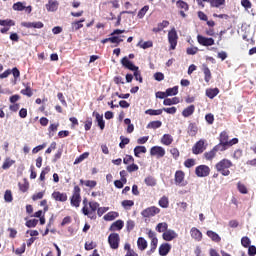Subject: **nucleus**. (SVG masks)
<instances>
[{
  "label": "nucleus",
  "mask_w": 256,
  "mask_h": 256,
  "mask_svg": "<svg viewBox=\"0 0 256 256\" xmlns=\"http://www.w3.org/2000/svg\"><path fill=\"white\" fill-rule=\"evenodd\" d=\"M57 129H59V123L50 124L48 133L53 136V133H56Z\"/></svg>",
  "instance_id": "obj_55"
},
{
  "label": "nucleus",
  "mask_w": 256,
  "mask_h": 256,
  "mask_svg": "<svg viewBox=\"0 0 256 256\" xmlns=\"http://www.w3.org/2000/svg\"><path fill=\"white\" fill-rule=\"evenodd\" d=\"M210 173L211 168H209L207 165L202 164L195 168V175L198 177H209Z\"/></svg>",
  "instance_id": "obj_11"
},
{
  "label": "nucleus",
  "mask_w": 256,
  "mask_h": 256,
  "mask_svg": "<svg viewBox=\"0 0 256 256\" xmlns=\"http://www.w3.org/2000/svg\"><path fill=\"white\" fill-rule=\"evenodd\" d=\"M4 201L6 203H12L13 202V192L11 190H6L4 193Z\"/></svg>",
  "instance_id": "obj_47"
},
{
  "label": "nucleus",
  "mask_w": 256,
  "mask_h": 256,
  "mask_svg": "<svg viewBox=\"0 0 256 256\" xmlns=\"http://www.w3.org/2000/svg\"><path fill=\"white\" fill-rule=\"evenodd\" d=\"M135 205V202L133 200H123L122 201V207L124 209H131Z\"/></svg>",
  "instance_id": "obj_54"
},
{
  "label": "nucleus",
  "mask_w": 256,
  "mask_h": 256,
  "mask_svg": "<svg viewBox=\"0 0 256 256\" xmlns=\"http://www.w3.org/2000/svg\"><path fill=\"white\" fill-rule=\"evenodd\" d=\"M173 143V137L169 134H164L161 138V144L169 146Z\"/></svg>",
  "instance_id": "obj_35"
},
{
  "label": "nucleus",
  "mask_w": 256,
  "mask_h": 256,
  "mask_svg": "<svg viewBox=\"0 0 256 256\" xmlns=\"http://www.w3.org/2000/svg\"><path fill=\"white\" fill-rule=\"evenodd\" d=\"M179 93V86H174L172 88L166 89V96L173 97V95H177Z\"/></svg>",
  "instance_id": "obj_42"
},
{
  "label": "nucleus",
  "mask_w": 256,
  "mask_h": 256,
  "mask_svg": "<svg viewBox=\"0 0 256 256\" xmlns=\"http://www.w3.org/2000/svg\"><path fill=\"white\" fill-rule=\"evenodd\" d=\"M241 245L242 247H245V248L249 247V245H251V239H249V237L247 236L242 237Z\"/></svg>",
  "instance_id": "obj_60"
},
{
  "label": "nucleus",
  "mask_w": 256,
  "mask_h": 256,
  "mask_svg": "<svg viewBox=\"0 0 256 256\" xmlns=\"http://www.w3.org/2000/svg\"><path fill=\"white\" fill-rule=\"evenodd\" d=\"M108 243L111 249H119V243H121V237L119 234L113 232L108 236Z\"/></svg>",
  "instance_id": "obj_10"
},
{
  "label": "nucleus",
  "mask_w": 256,
  "mask_h": 256,
  "mask_svg": "<svg viewBox=\"0 0 256 256\" xmlns=\"http://www.w3.org/2000/svg\"><path fill=\"white\" fill-rule=\"evenodd\" d=\"M138 47H141V49H149L153 47V41H146V42H139Z\"/></svg>",
  "instance_id": "obj_52"
},
{
  "label": "nucleus",
  "mask_w": 256,
  "mask_h": 256,
  "mask_svg": "<svg viewBox=\"0 0 256 256\" xmlns=\"http://www.w3.org/2000/svg\"><path fill=\"white\" fill-rule=\"evenodd\" d=\"M146 115H151V116H155V115H162L163 114V109H157V110H153V109H148L145 111Z\"/></svg>",
  "instance_id": "obj_51"
},
{
  "label": "nucleus",
  "mask_w": 256,
  "mask_h": 256,
  "mask_svg": "<svg viewBox=\"0 0 256 256\" xmlns=\"http://www.w3.org/2000/svg\"><path fill=\"white\" fill-rule=\"evenodd\" d=\"M25 89L20 91L21 95H25L26 97H33V89L31 88V84H24Z\"/></svg>",
  "instance_id": "obj_29"
},
{
  "label": "nucleus",
  "mask_w": 256,
  "mask_h": 256,
  "mask_svg": "<svg viewBox=\"0 0 256 256\" xmlns=\"http://www.w3.org/2000/svg\"><path fill=\"white\" fill-rule=\"evenodd\" d=\"M110 43H115L117 47V45H119L120 43H123V39L118 36H112L110 37Z\"/></svg>",
  "instance_id": "obj_62"
},
{
  "label": "nucleus",
  "mask_w": 256,
  "mask_h": 256,
  "mask_svg": "<svg viewBox=\"0 0 256 256\" xmlns=\"http://www.w3.org/2000/svg\"><path fill=\"white\" fill-rule=\"evenodd\" d=\"M123 227H125V222H123V220H116L109 227V231H112V233H115V231H121Z\"/></svg>",
  "instance_id": "obj_20"
},
{
  "label": "nucleus",
  "mask_w": 256,
  "mask_h": 256,
  "mask_svg": "<svg viewBox=\"0 0 256 256\" xmlns=\"http://www.w3.org/2000/svg\"><path fill=\"white\" fill-rule=\"evenodd\" d=\"M205 121L208 125H213L215 123V116L211 113L205 115Z\"/></svg>",
  "instance_id": "obj_57"
},
{
  "label": "nucleus",
  "mask_w": 256,
  "mask_h": 256,
  "mask_svg": "<svg viewBox=\"0 0 256 256\" xmlns=\"http://www.w3.org/2000/svg\"><path fill=\"white\" fill-rule=\"evenodd\" d=\"M21 26L26 27V29H43V27H45V24H43V22H41V21H38V22H22Z\"/></svg>",
  "instance_id": "obj_18"
},
{
  "label": "nucleus",
  "mask_w": 256,
  "mask_h": 256,
  "mask_svg": "<svg viewBox=\"0 0 256 256\" xmlns=\"http://www.w3.org/2000/svg\"><path fill=\"white\" fill-rule=\"evenodd\" d=\"M52 199H54V201H58L60 203H65V201H67V199H68V196H67V193H65V192L54 191L52 193Z\"/></svg>",
  "instance_id": "obj_19"
},
{
  "label": "nucleus",
  "mask_w": 256,
  "mask_h": 256,
  "mask_svg": "<svg viewBox=\"0 0 256 256\" xmlns=\"http://www.w3.org/2000/svg\"><path fill=\"white\" fill-rule=\"evenodd\" d=\"M89 207H83L82 213L83 215H86L89 219L95 220L97 219V211L99 209V202H89Z\"/></svg>",
  "instance_id": "obj_4"
},
{
  "label": "nucleus",
  "mask_w": 256,
  "mask_h": 256,
  "mask_svg": "<svg viewBox=\"0 0 256 256\" xmlns=\"http://www.w3.org/2000/svg\"><path fill=\"white\" fill-rule=\"evenodd\" d=\"M0 25L1 27H15V21L11 19H6V20H0Z\"/></svg>",
  "instance_id": "obj_43"
},
{
  "label": "nucleus",
  "mask_w": 256,
  "mask_h": 256,
  "mask_svg": "<svg viewBox=\"0 0 256 256\" xmlns=\"http://www.w3.org/2000/svg\"><path fill=\"white\" fill-rule=\"evenodd\" d=\"M219 143L216 145V147H219L221 149V152L227 151L229 147H233V145H237L239 143L238 138H233L229 140V134L227 131H222L219 135Z\"/></svg>",
  "instance_id": "obj_1"
},
{
  "label": "nucleus",
  "mask_w": 256,
  "mask_h": 256,
  "mask_svg": "<svg viewBox=\"0 0 256 256\" xmlns=\"http://www.w3.org/2000/svg\"><path fill=\"white\" fill-rule=\"evenodd\" d=\"M12 9L14 11H24L25 10V6L21 2H17V3L13 4Z\"/></svg>",
  "instance_id": "obj_58"
},
{
  "label": "nucleus",
  "mask_w": 256,
  "mask_h": 256,
  "mask_svg": "<svg viewBox=\"0 0 256 256\" xmlns=\"http://www.w3.org/2000/svg\"><path fill=\"white\" fill-rule=\"evenodd\" d=\"M119 217L118 212H108L106 215H104L105 221H114V219H117Z\"/></svg>",
  "instance_id": "obj_40"
},
{
  "label": "nucleus",
  "mask_w": 256,
  "mask_h": 256,
  "mask_svg": "<svg viewBox=\"0 0 256 256\" xmlns=\"http://www.w3.org/2000/svg\"><path fill=\"white\" fill-rule=\"evenodd\" d=\"M150 155L152 157H157V159H161V158L165 157V148H163L161 146H153L150 149Z\"/></svg>",
  "instance_id": "obj_14"
},
{
  "label": "nucleus",
  "mask_w": 256,
  "mask_h": 256,
  "mask_svg": "<svg viewBox=\"0 0 256 256\" xmlns=\"http://www.w3.org/2000/svg\"><path fill=\"white\" fill-rule=\"evenodd\" d=\"M149 239H151V243H150V250L147 252L149 255H151L152 253H155V251L157 250V245L159 243V239H157V234H155V232H153V230H149L147 233Z\"/></svg>",
  "instance_id": "obj_7"
},
{
  "label": "nucleus",
  "mask_w": 256,
  "mask_h": 256,
  "mask_svg": "<svg viewBox=\"0 0 256 256\" xmlns=\"http://www.w3.org/2000/svg\"><path fill=\"white\" fill-rule=\"evenodd\" d=\"M89 157V152H84L81 154L78 158L75 159L74 165H78V163H82V161H85Z\"/></svg>",
  "instance_id": "obj_50"
},
{
  "label": "nucleus",
  "mask_w": 256,
  "mask_h": 256,
  "mask_svg": "<svg viewBox=\"0 0 256 256\" xmlns=\"http://www.w3.org/2000/svg\"><path fill=\"white\" fill-rule=\"evenodd\" d=\"M184 166H185L187 169H191V167H195V159H193V158H188L187 160H185Z\"/></svg>",
  "instance_id": "obj_56"
},
{
  "label": "nucleus",
  "mask_w": 256,
  "mask_h": 256,
  "mask_svg": "<svg viewBox=\"0 0 256 256\" xmlns=\"http://www.w3.org/2000/svg\"><path fill=\"white\" fill-rule=\"evenodd\" d=\"M170 251H171V244L169 243H163L159 247V255L161 256L169 255Z\"/></svg>",
  "instance_id": "obj_24"
},
{
  "label": "nucleus",
  "mask_w": 256,
  "mask_h": 256,
  "mask_svg": "<svg viewBox=\"0 0 256 256\" xmlns=\"http://www.w3.org/2000/svg\"><path fill=\"white\" fill-rule=\"evenodd\" d=\"M207 237H209L214 243H221V236L217 234L216 232H213V230H208L206 232Z\"/></svg>",
  "instance_id": "obj_27"
},
{
  "label": "nucleus",
  "mask_w": 256,
  "mask_h": 256,
  "mask_svg": "<svg viewBox=\"0 0 256 256\" xmlns=\"http://www.w3.org/2000/svg\"><path fill=\"white\" fill-rule=\"evenodd\" d=\"M120 140H121V142L119 143L120 149H125V145H129L131 141L129 138H125L124 136H120Z\"/></svg>",
  "instance_id": "obj_53"
},
{
  "label": "nucleus",
  "mask_w": 256,
  "mask_h": 256,
  "mask_svg": "<svg viewBox=\"0 0 256 256\" xmlns=\"http://www.w3.org/2000/svg\"><path fill=\"white\" fill-rule=\"evenodd\" d=\"M70 205L76 208L81 205V188L77 185L73 188V193L70 197Z\"/></svg>",
  "instance_id": "obj_6"
},
{
  "label": "nucleus",
  "mask_w": 256,
  "mask_h": 256,
  "mask_svg": "<svg viewBox=\"0 0 256 256\" xmlns=\"http://www.w3.org/2000/svg\"><path fill=\"white\" fill-rule=\"evenodd\" d=\"M202 71L204 73L205 83H209V81H211V79L213 78V76L211 74V70L209 69V67L206 64H203Z\"/></svg>",
  "instance_id": "obj_26"
},
{
  "label": "nucleus",
  "mask_w": 256,
  "mask_h": 256,
  "mask_svg": "<svg viewBox=\"0 0 256 256\" xmlns=\"http://www.w3.org/2000/svg\"><path fill=\"white\" fill-rule=\"evenodd\" d=\"M179 102L180 101H179L178 97L165 98L164 101H163V105H166V106L178 105Z\"/></svg>",
  "instance_id": "obj_36"
},
{
  "label": "nucleus",
  "mask_w": 256,
  "mask_h": 256,
  "mask_svg": "<svg viewBox=\"0 0 256 256\" xmlns=\"http://www.w3.org/2000/svg\"><path fill=\"white\" fill-rule=\"evenodd\" d=\"M123 163L125 165H129V163H135V158H133L131 155H126L123 159Z\"/></svg>",
  "instance_id": "obj_63"
},
{
  "label": "nucleus",
  "mask_w": 256,
  "mask_h": 256,
  "mask_svg": "<svg viewBox=\"0 0 256 256\" xmlns=\"http://www.w3.org/2000/svg\"><path fill=\"white\" fill-rule=\"evenodd\" d=\"M159 213H161V209L157 206H150L146 209H144L141 212V215L146 218L149 219L151 217H155V215H159Z\"/></svg>",
  "instance_id": "obj_8"
},
{
  "label": "nucleus",
  "mask_w": 256,
  "mask_h": 256,
  "mask_svg": "<svg viewBox=\"0 0 256 256\" xmlns=\"http://www.w3.org/2000/svg\"><path fill=\"white\" fill-rule=\"evenodd\" d=\"M197 5L202 9L205 8V3H209L213 9H223L225 7V0H196Z\"/></svg>",
  "instance_id": "obj_5"
},
{
  "label": "nucleus",
  "mask_w": 256,
  "mask_h": 256,
  "mask_svg": "<svg viewBox=\"0 0 256 256\" xmlns=\"http://www.w3.org/2000/svg\"><path fill=\"white\" fill-rule=\"evenodd\" d=\"M83 23H85V19H81L80 21L72 22V29L74 31H79V29H83Z\"/></svg>",
  "instance_id": "obj_44"
},
{
  "label": "nucleus",
  "mask_w": 256,
  "mask_h": 256,
  "mask_svg": "<svg viewBox=\"0 0 256 256\" xmlns=\"http://www.w3.org/2000/svg\"><path fill=\"white\" fill-rule=\"evenodd\" d=\"M203 151H205V140L201 139L192 147V153L193 155H201Z\"/></svg>",
  "instance_id": "obj_15"
},
{
  "label": "nucleus",
  "mask_w": 256,
  "mask_h": 256,
  "mask_svg": "<svg viewBox=\"0 0 256 256\" xmlns=\"http://www.w3.org/2000/svg\"><path fill=\"white\" fill-rule=\"evenodd\" d=\"M176 7L178 9H181L179 11V14L183 17V19H185V17H187V14H185V12L189 11V4H187V2H185L183 0H178L176 2Z\"/></svg>",
  "instance_id": "obj_16"
},
{
  "label": "nucleus",
  "mask_w": 256,
  "mask_h": 256,
  "mask_svg": "<svg viewBox=\"0 0 256 256\" xmlns=\"http://www.w3.org/2000/svg\"><path fill=\"white\" fill-rule=\"evenodd\" d=\"M144 183L147 185V187H155V185H157V179H155L153 176H147L144 179Z\"/></svg>",
  "instance_id": "obj_34"
},
{
  "label": "nucleus",
  "mask_w": 256,
  "mask_h": 256,
  "mask_svg": "<svg viewBox=\"0 0 256 256\" xmlns=\"http://www.w3.org/2000/svg\"><path fill=\"white\" fill-rule=\"evenodd\" d=\"M190 235L192 239H195L198 242L203 240V233L201 232V230L197 229L196 227L191 228Z\"/></svg>",
  "instance_id": "obj_21"
},
{
  "label": "nucleus",
  "mask_w": 256,
  "mask_h": 256,
  "mask_svg": "<svg viewBox=\"0 0 256 256\" xmlns=\"http://www.w3.org/2000/svg\"><path fill=\"white\" fill-rule=\"evenodd\" d=\"M126 229H127L128 233H131V231H133V229H135V221L128 220L126 223Z\"/></svg>",
  "instance_id": "obj_61"
},
{
  "label": "nucleus",
  "mask_w": 256,
  "mask_h": 256,
  "mask_svg": "<svg viewBox=\"0 0 256 256\" xmlns=\"http://www.w3.org/2000/svg\"><path fill=\"white\" fill-rule=\"evenodd\" d=\"M45 7L46 11L55 12L57 11V9H59V2L57 0H49Z\"/></svg>",
  "instance_id": "obj_22"
},
{
  "label": "nucleus",
  "mask_w": 256,
  "mask_h": 256,
  "mask_svg": "<svg viewBox=\"0 0 256 256\" xmlns=\"http://www.w3.org/2000/svg\"><path fill=\"white\" fill-rule=\"evenodd\" d=\"M199 131V127H197L196 123H190L188 125L187 133L190 137H195Z\"/></svg>",
  "instance_id": "obj_25"
},
{
  "label": "nucleus",
  "mask_w": 256,
  "mask_h": 256,
  "mask_svg": "<svg viewBox=\"0 0 256 256\" xmlns=\"http://www.w3.org/2000/svg\"><path fill=\"white\" fill-rule=\"evenodd\" d=\"M219 95V88H209L206 90V97L215 99Z\"/></svg>",
  "instance_id": "obj_30"
},
{
  "label": "nucleus",
  "mask_w": 256,
  "mask_h": 256,
  "mask_svg": "<svg viewBox=\"0 0 256 256\" xmlns=\"http://www.w3.org/2000/svg\"><path fill=\"white\" fill-rule=\"evenodd\" d=\"M147 11H149V5H145L142 9L139 10L137 14L138 19H143V17L147 15Z\"/></svg>",
  "instance_id": "obj_48"
},
{
  "label": "nucleus",
  "mask_w": 256,
  "mask_h": 256,
  "mask_svg": "<svg viewBox=\"0 0 256 256\" xmlns=\"http://www.w3.org/2000/svg\"><path fill=\"white\" fill-rule=\"evenodd\" d=\"M141 153H147V148L145 146H136L134 148V155L135 157H139Z\"/></svg>",
  "instance_id": "obj_45"
},
{
  "label": "nucleus",
  "mask_w": 256,
  "mask_h": 256,
  "mask_svg": "<svg viewBox=\"0 0 256 256\" xmlns=\"http://www.w3.org/2000/svg\"><path fill=\"white\" fill-rule=\"evenodd\" d=\"M219 151H221V148L215 145L210 151L203 154L204 159H206V161H213L214 157H217V153H219Z\"/></svg>",
  "instance_id": "obj_17"
},
{
  "label": "nucleus",
  "mask_w": 256,
  "mask_h": 256,
  "mask_svg": "<svg viewBox=\"0 0 256 256\" xmlns=\"http://www.w3.org/2000/svg\"><path fill=\"white\" fill-rule=\"evenodd\" d=\"M91 127H93V118L88 117L84 122L85 131H91Z\"/></svg>",
  "instance_id": "obj_49"
},
{
  "label": "nucleus",
  "mask_w": 256,
  "mask_h": 256,
  "mask_svg": "<svg viewBox=\"0 0 256 256\" xmlns=\"http://www.w3.org/2000/svg\"><path fill=\"white\" fill-rule=\"evenodd\" d=\"M178 235L175 233V230H167L162 234V238L164 241H173V239H177Z\"/></svg>",
  "instance_id": "obj_23"
},
{
  "label": "nucleus",
  "mask_w": 256,
  "mask_h": 256,
  "mask_svg": "<svg viewBox=\"0 0 256 256\" xmlns=\"http://www.w3.org/2000/svg\"><path fill=\"white\" fill-rule=\"evenodd\" d=\"M18 187L22 193H27V191H29V181L27 178L23 179V183L19 182Z\"/></svg>",
  "instance_id": "obj_31"
},
{
  "label": "nucleus",
  "mask_w": 256,
  "mask_h": 256,
  "mask_svg": "<svg viewBox=\"0 0 256 256\" xmlns=\"http://www.w3.org/2000/svg\"><path fill=\"white\" fill-rule=\"evenodd\" d=\"M163 125V122L156 120V121H151L147 125V129H159Z\"/></svg>",
  "instance_id": "obj_41"
},
{
  "label": "nucleus",
  "mask_w": 256,
  "mask_h": 256,
  "mask_svg": "<svg viewBox=\"0 0 256 256\" xmlns=\"http://www.w3.org/2000/svg\"><path fill=\"white\" fill-rule=\"evenodd\" d=\"M37 223H39V220L37 219L28 220L26 221V227H28L29 229L37 227Z\"/></svg>",
  "instance_id": "obj_59"
},
{
  "label": "nucleus",
  "mask_w": 256,
  "mask_h": 256,
  "mask_svg": "<svg viewBox=\"0 0 256 256\" xmlns=\"http://www.w3.org/2000/svg\"><path fill=\"white\" fill-rule=\"evenodd\" d=\"M169 225L166 222H161L158 223L156 226V231H158V233H165L166 231H168Z\"/></svg>",
  "instance_id": "obj_39"
},
{
  "label": "nucleus",
  "mask_w": 256,
  "mask_h": 256,
  "mask_svg": "<svg viewBox=\"0 0 256 256\" xmlns=\"http://www.w3.org/2000/svg\"><path fill=\"white\" fill-rule=\"evenodd\" d=\"M197 41L199 45H202L203 47H211L212 45H215V39L207 38L201 34L197 35Z\"/></svg>",
  "instance_id": "obj_13"
},
{
  "label": "nucleus",
  "mask_w": 256,
  "mask_h": 256,
  "mask_svg": "<svg viewBox=\"0 0 256 256\" xmlns=\"http://www.w3.org/2000/svg\"><path fill=\"white\" fill-rule=\"evenodd\" d=\"M93 115H95L98 127L103 131V129H105V120H103V115L99 114V112H93Z\"/></svg>",
  "instance_id": "obj_28"
},
{
  "label": "nucleus",
  "mask_w": 256,
  "mask_h": 256,
  "mask_svg": "<svg viewBox=\"0 0 256 256\" xmlns=\"http://www.w3.org/2000/svg\"><path fill=\"white\" fill-rule=\"evenodd\" d=\"M237 189L242 195H247V193H249V190H247V186H245V184L241 182L237 183Z\"/></svg>",
  "instance_id": "obj_46"
},
{
  "label": "nucleus",
  "mask_w": 256,
  "mask_h": 256,
  "mask_svg": "<svg viewBox=\"0 0 256 256\" xmlns=\"http://www.w3.org/2000/svg\"><path fill=\"white\" fill-rule=\"evenodd\" d=\"M13 165H15V160H12L11 158H6L4 160V163L2 164V169L4 171H7V169L13 167Z\"/></svg>",
  "instance_id": "obj_37"
},
{
  "label": "nucleus",
  "mask_w": 256,
  "mask_h": 256,
  "mask_svg": "<svg viewBox=\"0 0 256 256\" xmlns=\"http://www.w3.org/2000/svg\"><path fill=\"white\" fill-rule=\"evenodd\" d=\"M174 181L175 185H178L179 187H185V185H187V182L185 181V172L182 170L176 171L174 175Z\"/></svg>",
  "instance_id": "obj_12"
},
{
  "label": "nucleus",
  "mask_w": 256,
  "mask_h": 256,
  "mask_svg": "<svg viewBox=\"0 0 256 256\" xmlns=\"http://www.w3.org/2000/svg\"><path fill=\"white\" fill-rule=\"evenodd\" d=\"M179 40V36L177 35V30L172 28L168 32V42L170 43V50L174 51L177 47V41Z\"/></svg>",
  "instance_id": "obj_9"
},
{
  "label": "nucleus",
  "mask_w": 256,
  "mask_h": 256,
  "mask_svg": "<svg viewBox=\"0 0 256 256\" xmlns=\"http://www.w3.org/2000/svg\"><path fill=\"white\" fill-rule=\"evenodd\" d=\"M231 167H233V162L226 158L215 164L216 171L221 173L223 177H229L231 175V170H229Z\"/></svg>",
  "instance_id": "obj_2"
},
{
  "label": "nucleus",
  "mask_w": 256,
  "mask_h": 256,
  "mask_svg": "<svg viewBox=\"0 0 256 256\" xmlns=\"http://www.w3.org/2000/svg\"><path fill=\"white\" fill-rule=\"evenodd\" d=\"M121 65L125 67V69H128L129 71H134V77L136 81H139V83H143V76H141V71L133 62L129 60L127 56L123 57L121 59Z\"/></svg>",
  "instance_id": "obj_3"
},
{
  "label": "nucleus",
  "mask_w": 256,
  "mask_h": 256,
  "mask_svg": "<svg viewBox=\"0 0 256 256\" xmlns=\"http://www.w3.org/2000/svg\"><path fill=\"white\" fill-rule=\"evenodd\" d=\"M248 255L256 256V247L255 245L248 246Z\"/></svg>",
  "instance_id": "obj_64"
},
{
  "label": "nucleus",
  "mask_w": 256,
  "mask_h": 256,
  "mask_svg": "<svg viewBox=\"0 0 256 256\" xmlns=\"http://www.w3.org/2000/svg\"><path fill=\"white\" fill-rule=\"evenodd\" d=\"M147 240L143 237H139L137 240V247L140 251H145L147 249Z\"/></svg>",
  "instance_id": "obj_33"
},
{
  "label": "nucleus",
  "mask_w": 256,
  "mask_h": 256,
  "mask_svg": "<svg viewBox=\"0 0 256 256\" xmlns=\"http://www.w3.org/2000/svg\"><path fill=\"white\" fill-rule=\"evenodd\" d=\"M158 205L162 207V209H167L169 207V197L162 196L158 201Z\"/></svg>",
  "instance_id": "obj_38"
},
{
  "label": "nucleus",
  "mask_w": 256,
  "mask_h": 256,
  "mask_svg": "<svg viewBox=\"0 0 256 256\" xmlns=\"http://www.w3.org/2000/svg\"><path fill=\"white\" fill-rule=\"evenodd\" d=\"M193 113H195V105H190L188 107H186L183 111H182V115L184 117H191V115H193Z\"/></svg>",
  "instance_id": "obj_32"
}]
</instances>
